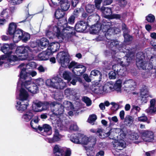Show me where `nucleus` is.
<instances>
[{"mask_svg": "<svg viewBox=\"0 0 156 156\" xmlns=\"http://www.w3.org/2000/svg\"><path fill=\"white\" fill-rule=\"evenodd\" d=\"M75 18L72 15L69 17L68 20V23L73 24L74 23Z\"/></svg>", "mask_w": 156, "mask_h": 156, "instance_id": "59", "label": "nucleus"}, {"mask_svg": "<svg viewBox=\"0 0 156 156\" xmlns=\"http://www.w3.org/2000/svg\"><path fill=\"white\" fill-rule=\"evenodd\" d=\"M88 27H89V25L88 22L85 20H80L76 23L74 28L70 27H66L65 28V29L66 30H73V29H74L77 32H82L85 30Z\"/></svg>", "mask_w": 156, "mask_h": 156, "instance_id": "5", "label": "nucleus"}, {"mask_svg": "<svg viewBox=\"0 0 156 156\" xmlns=\"http://www.w3.org/2000/svg\"><path fill=\"white\" fill-rule=\"evenodd\" d=\"M60 47L59 44L57 42H53L50 43L48 46L47 51L51 55L57 51Z\"/></svg>", "mask_w": 156, "mask_h": 156, "instance_id": "11", "label": "nucleus"}, {"mask_svg": "<svg viewBox=\"0 0 156 156\" xmlns=\"http://www.w3.org/2000/svg\"><path fill=\"white\" fill-rule=\"evenodd\" d=\"M64 108L63 105L62 104L59 103L57 105V107H55V115L59 116H63V112L64 111Z\"/></svg>", "mask_w": 156, "mask_h": 156, "instance_id": "20", "label": "nucleus"}, {"mask_svg": "<svg viewBox=\"0 0 156 156\" xmlns=\"http://www.w3.org/2000/svg\"><path fill=\"white\" fill-rule=\"evenodd\" d=\"M71 73L69 72L64 71L62 74L63 78L65 80H67L68 82L72 80L71 76Z\"/></svg>", "mask_w": 156, "mask_h": 156, "instance_id": "37", "label": "nucleus"}, {"mask_svg": "<svg viewBox=\"0 0 156 156\" xmlns=\"http://www.w3.org/2000/svg\"><path fill=\"white\" fill-rule=\"evenodd\" d=\"M59 119L57 121V126L60 128L62 127L63 126L62 122L63 120L64 119V116H58Z\"/></svg>", "mask_w": 156, "mask_h": 156, "instance_id": "45", "label": "nucleus"}, {"mask_svg": "<svg viewBox=\"0 0 156 156\" xmlns=\"http://www.w3.org/2000/svg\"><path fill=\"white\" fill-rule=\"evenodd\" d=\"M81 9L83 10V8L80 9L77 8L75 9L72 15L73 16H74L75 18H77L79 16L80 12L81 10Z\"/></svg>", "mask_w": 156, "mask_h": 156, "instance_id": "47", "label": "nucleus"}, {"mask_svg": "<svg viewBox=\"0 0 156 156\" xmlns=\"http://www.w3.org/2000/svg\"><path fill=\"white\" fill-rule=\"evenodd\" d=\"M122 27L123 30V34L124 33H128V28L125 23H122Z\"/></svg>", "mask_w": 156, "mask_h": 156, "instance_id": "61", "label": "nucleus"}, {"mask_svg": "<svg viewBox=\"0 0 156 156\" xmlns=\"http://www.w3.org/2000/svg\"><path fill=\"white\" fill-rule=\"evenodd\" d=\"M46 36L49 39L52 38L53 36L55 35L53 33L49 30H46Z\"/></svg>", "mask_w": 156, "mask_h": 156, "instance_id": "52", "label": "nucleus"}, {"mask_svg": "<svg viewBox=\"0 0 156 156\" xmlns=\"http://www.w3.org/2000/svg\"><path fill=\"white\" fill-rule=\"evenodd\" d=\"M39 120L40 119H39L38 117L37 116H36L35 117L34 119H32L31 120L30 122V125L31 127L33 129H35L36 130H37V128L36 127H34L33 126L34 123L33 122H34L36 123H37L38 122Z\"/></svg>", "mask_w": 156, "mask_h": 156, "instance_id": "42", "label": "nucleus"}, {"mask_svg": "<svg viewBox=\"0 0 156 156\" xmlns=\"http://www.w3.org/2000/svg\"><path fill=\"white\" fill-rule=\"evenodd\" d=\"M49 44V41L45 38L43 37L40 40L39 45L42 48L48 46Z\"/></svg>", "mask_w": 156, "mask_h": 156, "instance_id": "32", "label": "nucleus"}, {"mask_svg": "<svg viewBox=\"0 0 156 156\" xmlns=\"http://www.w3.org/2000/svg\"><path fill=\"white\" fill-rule=\"evenodd\" d=\"M92 76H95L98 78V80L100 81L102 79V74L100 71L97 70H94L91 72L90 77H93Z\"/></svg>", "mask_w": 156, "mask_h": 156, "instance_id": "27", "label": "nucleus"}, {"mask_svg": "<svg viewBox=\"0 0 156 156\" xmlns=\"http://www.w3.org/2000/svg\"><path fill=\"white\" fill-rule=\"evenodd\" d=\"M34 116V114L32 112L30 111L27 112L25 114H24L22 118L24 121L28 122L30 121Z\"/></svg>", "mask_w": 156, "mask_h": 156, "instance_id": "31", "label": "nucleus"}, {"mask_svg": "<svg viewBox=\"0 0 156 156\" xmlns=\"http://www.w3.org/2000/svg\"><path fill=\"white\" fill-rule=\"evenodd\" d=\"M57 23L58 25H62V26H64L63 25L66 23V22H67V20L64 17L60 20H58Z\"/></svg>", "mask_w": 156, "mask_h": 156, "instance_id": "56", "label": "nucleus"}, {"mask_svg": "<svg viewBox=\"0 0 156 156\" xmlns=\"http://www.w3.org/2000/svg\"><path fill=\"white\" fill-rule=\"evenodd\" d=\"M16 44L11 43L4 44L1 47V50L5 54V57L9 56L12 53V50L15 49Z\"/></svg>", "mask_w": 156, "mask_h": 156, "instance_id": "7", "label": "nucleus"}, {"mask_svg": "<svg viewBox=\"0 0 156 156\" xmlns=\"http://www.w3.org/2000/svg\"><path fill=\"white\" fill-rule=\"evenodd\" d=\"M144 56L141 55L139 57H136V65L138 68L139 69H146L147 63L146 61L144 60Z\"/></svg>", "mask_w": 156, "mask_h": 156, "instance_id": "9", "label": "nucleus"}, {"mask_svg": "<svg viewBox=\"0 0 156 156\" xmlns=\"http://www.w3.org/2000/svg\"><path fill=\"white\" fill-rule=\"evenodd\" d=\"M59 103L57 102L53 101L52 102L51 101H44V102L42 104H43L44 105L46 106V108H48L50 107L51 108H52L55 107H56L57 105Z\"/></svg>", "mask_w": 156, "mask_h": 156, "instance_id": "34", "label": "nucleus"}, {"mask_svg": "<svg viewBox=\"0 0 156 156\" xmlns=\"http://www.w3.org/2000/svg\"><path fill=\"white\" fill-rule=\"evenodd\" d=\"M139 138V136L137 133L131 134L129 136L130 140H137Z\"/></svg>", "mask_w": 156, "mask_h": 156, "instance_id": "55", "label": "nucleus"}, {"mask_svg": "<svg viewBox=\"0 0 156 156\" xmlns=\"http://www.w3.org/2000/svg\"><path fill=\"white\" fill-rule=\"evenodd\" d=\"M64 94L67 97L71 96H74L75 95L74 91L70 88H67L65 90Z\"/></svg>", "mask_w": 156, "mask_h": 156, "instance_id": "38", "label": "nucleus"}, {"mask_svg": "<svg viewBox=\"0 0 156 156\" xmlns=\"http://www.w3.org/2000/svg\"><path fill=\"white\" fill-rule=\"evenodd\" d=\"M64 108H65L67 110H72L73 108V105L70 101H65L63 103Z\"/></svg>", "mask_w": 156, "mask_h": 156, "instance_id": "35", "label": "nucleus"}, {"mask_svg": "<svg viewBox=\"0 0 156 156\" xmlns=\"http://www.w3.org/2000/svg\"><path fill=\"white\" fill-rule=\"evenodd\" d=\"M127 2L126 0H118V4L121 7H124L126 5Z\"/></svg>", "mask_w": 156, "mask_h": 156, "instance_id": "54", "label": "nucleus"}, {"mask_svg": "<svg viewBox=\"0 0 156 156\" xmlns=\"http://www.w3.org/2000/svg\"><path fill=\"white\" fill-rule=\"evenodd\" d=\"M146 18V20L148 22L153 23L155 20L154 16L151 14H149Z\"/></svg>", "mask_w": 156, "mask_h": 156, "instance_id": "43", "label": "nucleus"}, {"mask_svg": "<svg viewBox=\"0 0 156 156\" xmlns=\"http://www.w3.org/2000/svg\"><path fill=\"white\" fill-rule=\"evenodd\" d=\"M114 30L113 29L108 28L105 34V36L106 38L109 40H111L110 37L114 34Z\"/></svg>", "mask_w": 156, "mask_h": 156, "instance_id": "40", "label": "nucleus"}, {"mask_svg": "<svg viewBox=\"0 0 156 156\" xmlns=\"http://www.w3.org/2000/svg\"><path fill=\"white\" fill-rule=\"evenodd\" d=\"M37 130L41 131L43 130L44 132L46 133V135L49 136L52 133V130L51 127L49 124H44L42 126L39 125L37 127Z\"/></svg>", "mask_w": 156, "mask_h": 156, "instance_id": "12", "label": "nucleus"}, {"mask_svg": "<svg viewBox=\"0 0 156 156\" xmlns=\"http://www.w3.org/2000/svg\"><path fill=\"white\" fill-rule=\"evenodd\" d=\"M17 25L14 22H12L9 23L8 28V30L6 34L11 36L14 34L15 31L17 30Z\"/></svg>", "mask_w": 156, "mask_h": 156, "instance_id": "21", "label": "nucleus"}, {"mask_svg": "<svg viewBox=\"0 0 156 156\" xmlns=\"http://www.w3.org/2000/svg\"><path fill=\"white\" fill-rule=\"evenodd\" d=\"M48 140L50 143H54L55 142L58 141L60 140L59 131L57 129H55L54 134L53 137L52 138H49Z\"/></svg>", "mask_w": 156, "mask_h": 156, "instance_id": "22", "label": "nucleus"}, {"mask_svg": "<svg viewBox=\"0 0 156 156\" xmlns=\"http://www.w3.org/2000/svg\"><path fill=\"white\" fill-rule=\"evenodd\" d=\"M64 12L61 9L56 10L55 13V16L56 19L60 20L64 17L65 14Z\"/></svg>", "mask_w": 156, "mask_h": 156, "instance_id": "30", "label": "nucleus"}, {"mask_svg": "<svg viewBox=\"0 0 156 156\" xmlns=\"http://www.w3.org/2000/svg\"><path fill=\"white\" fill-rule=\"evenodd\" d=\"M100 11L101 12L103 16L105 18L109 19V18L112 14V9L110 7L102 6L101 8Z\"/></svg>", "mask_w": 156, "mask_h": 156, "instance_id": "14", "label": "nucleus"}, {"mask_svg": "<svg viewBox=\"0 0 156 156\" xmlns=\"http://www.w3.org/2000/svg\"><path fill=\"white\" fill-rule=\"evenodd\" d=\"M5 58H8L9 61L10 62H15L19 60V57H18L16 55L11 54L9 56H6Z\"/></svg>", "mask_w": 156, "mask_h": 156, "instance_id": "41", "label": "nucleus"}, {"mask_svg": "<svg viewBox=\"0 0 156 156\" xmlns=\"http://www.w3.org/2000/svg\"><path fill=\"white\" fill-rule=\"evenodd\" d=\"M80 76H77L76 75H72L71 76L72 79V81L71 82V83L73 85H75L76 84V82L78 81L80 83L82 82V80L81 78L79 77Z\"/></svg>", "mask_w": 156, "mask_h": 156, "instance_id": "33", "label": "nucleus"}, {"mask_svg": "<svg viewBox=\"0 0 156 156\" xmlns=\"http://www.w3.org/2000/svg\"><path fill=\"white\" fill-rule=\"evenodd\" d=\"M121 17V15L120 14H112L109 19H116V20H120Z\"/></svg>", "mask_w": 156, "mask_h": 156, "instance_id": "53", "label": "nucleus"}, {"mask_svg": "<svg viewBox=\"0 0 156 156\" xmlns=\"http://www.w3.org/2000/svg\"><path fill=\"white\" fill-rule=\"evenodd\" d=\"M64 151L60 148L58 145H55L53 149V153L55 156H63L64 154Z\"/></svg>", "mask_w": 156, "mask_h": 156, "instance_id": "23", "label": "nucleus"}, {"mask_svg": "<svg viewBox=\"0 0 156 156\" xmlns=\"http://www.w3.org/2000/svg\"><path fill=\"white\" fill-rule=\"evenodd\" d=\"M131 58L129 57H127L126 59V62H127V63L126 64H125L123 63V61H121L120 62V64L121 65L122 67L126 66L129 65V63L130 62V61L128 60V59L130 60Z\"/></svg>", "mask_w": 156, "mask_h": 156, "instance_id": "63", "label": "nucleus"}, {"mask_svg": "<svg viewBox=\"0 0 156 156\" xmlns=\"http://www.w3.org/2000/svg\"><path fill=\"white\" fill-rule=\"evenodd\" d=\"M23 87H21L20 90L19 100L21 101H25L28 102L29 101L28 99L29 94L28 92Z\"/></svg>", "mask_w": 156, "mask_h": 156, "instance_id": "13", "label": "nucleus"}, {"mask_svg": "<svg viewBox=\"0 0 156 156\" xmlns=\"http://www.w3.org/2000/svg\"><path fill=\"white\" fill-rule=\"evenodd\" d=\"M32 52V49L28 46H18L16 50V52L18 55L19 60H20L27 59L28 58L30 53Z\"/></svg>", "mask_w": 156, "mask_h": 156, "instance_id": "4", "label": "nucleus"}, {"mask_svg": "<svg viewBox=\"0 0 156 156\" xmlns=\"http://www.w3.org/2000/svg\"><path fill=\"white\" fill-rule=\"evenodd\" d=\"M23 31L22 30L18 29L15 31L12 35L13 41L14 42L17 43L21 40V37L23 35Z\"/></svg>", "mask_w": 156, "mask_h": 156, "instance_id": "15", "label": "nucleus"}, {"mask_svg": "<svg viewBox=\"0 0 156 156\" xmlns=\"http://www.w3.org/2000/svg\"><path fill=\"white\" fill-rule=\"evenodd\" d=\"M140 91L141 100L144 101L143 98H144V96L148 95L149 94V91L147 87L145 85H143L142 88L140 89Z\"/></svg>", "mask_w": 156, "mask_h": 156, "instance_id": "28", "label": "nucleus"}, {"mask_svg": "<svg viewBox=\"0 0 156 156\" xmlns=\"http://www.w3.org/2000/svg\"><path fill=\"white\" fill-rule=\"evenodd\" d=\"M44 83V80L41 78L37 79L35 81V84H36L38 87L43 85Z\"/></svg>", "mask_w": 156, "mask_h": 156, "instance_id": "50", "label": "nucleus"}, {"mask_svg": "<svg viewBox=\"0 0 156 156\" xmlns=\"http://www.w3.org/2000/svg\"><path fill=\"white\" fill-rule=\"evenodd\" d=\"M21 40L23 42L26 43L30 38V34L27 33L23 31V35L21 37Z\"/></svg>", "mask_w": 156, "mask_h": 156, "instance_id": "36", "label": "nucleus"}, {"mask_svg": "<svg viewBox=\"0 0 156 156\" xmlns=\"http://www.w3.org/2000/svg\"><path fill=\"white\" fill-rule=\"evenodd\" d=\"M102 1L103 0H94L95 5L98 10H100V5Z\"/></svg>", "mask_w": 156, "mask_h": 156, "instance_id": "51", "label": "nucleus"}, {"mask_svg": "<svg viewBox=\"0 0 156 156\" xmlns=\"http://www.w3.org/2000/svg\"><path fill=\"white\" fill-rule=\"evenodd\" d=\"M26 69L23 67L21 69L20 74V78L22 82L21 87L26 88L28 91L33 94H35L38 91V87L36 84L31 81V78L26 71Z\"/></svg>", "mask_w": 156, "mask_h": 156, "instance_id": "2", "label": "nucleus"}, {"mask_svg": "<svg viewBox=\"0 0 156 156\" xmlns=\"http://www.w3.org/2000/svg\"><path fill=\"white\" fill-rule=\"evenodd\" d=\"M141 134L144 140L146 142H151L154 140V133L152 131L144 130Z\"/></svg>", "mask_w": 156, "mask_h": 156, "instance_id": "8", "label": "nucleus"}, {"mask_svg": "<svg viewBox=\"0 0 156 156\" xmlns=\"http://www.w3.org/2000/svg\"><path fill=\"white\" fill-rule=\"evenodd\" d=\"M47 50L43 51L38 55V58L40 61H45L48 60L49 56L51 55Z\"/></svg>", "mask_w": 156, "mask_h": 156, "instance_id": "24", "label": "nucleus"}, {"mask_svg": "<svg viewBox=\"0 0 156 156\" xmlns=\"http://www.w3.org/2000/svg\"><path fill=\"white\" fill-rule=\"evenodd\" d=\"M83 135L80 139V143L81 144L84 145H87L88 143H91L90 145H92V147H94L97 141V139L96 138L91 137L88 138L85 136H83Z\"/></svg>", "mask_w": 156, "mask_h": 156, "instance_id": "10", "label": "nucleus"}, {"mask_svg": "<svg viewBox=\"0 0 156 156\" xmlns=\"http://www.w3.org/2000/svg\"><path fill=\"white\" fill-rule=\"evenodd\" d=\"M86 9L87 12L90 14L95 11V8L94 5L88 4L86 6Z\"/></svg>", "mask_w": 156, "mask_h": 156, "instance_id": "39", "label": "nucleus"}, {"mask_svg": "<svg viewBox=\"0 0 156 156\" xmlns=\"http://www.w3.org/2000/svg\"><path fill=\"white\" fill-rule=\"evenodd\" d=\"M69 56L66 51L60 52L57 55L56 58L61 66L64 68L72 69V72L75 75L81 76L86 70V67L83 65L79 64L74 61L70 63Z\"/></svg>", "mask_w": 156, "mask_h": 156, "instance_id": "1", "label": "nucleus"}, {"mask_svg": "<svg viewBox=\"0 0 156 156\" xmlns=\"http://www.w3.org/2000/svg\"><path fill=\"white\" fill-rule=\"evenodd\" d=\"M83 136V134L80 133H74L71 135L70 140L75 144H79L80 143V139Z\"/></svg>", "mask_w": 156, "mask_h": 156, "instance_id": "18", "label": "nucleus"}, {"mask_svg": "<svg viewBox=\"0 0 156 156\" xmlns=\"http://www.w3.org/2000/svg\"><path fill=\"white\" fill-rule=\"evenodd\" d=\"M79 2V0H71V6L74 8L76 7Z\"/></svg>", "mask_w": 156, "mask_h": 156, "instance_id": "62", "label": "nucleus"}, {"mask_svg": "<svg viewBox=\"0 0 156 156\" xmlns=\"http://www.w3.org/2000/svg\"><path fill=\"white\" fill-rule=\"evenodd\" d=\"M47 86L53 88L59 89H63L66 85V83L64 82L62 79L56 76L51 79H47L45 82Z\"/></svg>", "mask_w": 156, "mask_h": 156, "instance_id": "3", "label": "nucleus"}, {"mask_svg": "<svg viewBox=\"0 0 156 156\" xmlns=\"http://www.w3.org/2000/svg\"><path fill=\"white\" fill-rule=\"evenodd\" d=\"M115 68H118V70L117 71V74L118 76H124L126 75V70L123 68L122 67H121L120 66H119L118 64L114 65Z\"/></svg>", "mask_w": 156, "mask_h": 156, "instance_id": "29", "label": "nucleus"}, {"mask_svg": "<svg viewBox=\"0 0 156 156\" xmlns=\"http://www.w3.org/2000/svg\"><path fill=\"white\" fill-rule=\"evenodd\" d=\"M59 4L61 7V9L66 11H67L69 8L70 3L68 0H61Z\"/></svg>", "mask_w": 156, "mask_h": 156, "instance_id": "17", "label": "nucleus"}, {"mask_svg": "<svg viewBox=\"0 0 156 156\" xmlns=\"http://www.w3.org/2000/svg\"><path fill=\"white\" fill-rule=\"evenodd\" d=\"M125 121L126 122H131L133 121V117L129 115H128L126 116L125 119Z\"/></svg>", "mask_w": 156, "mask_h": 156, "instance_id": "60", "label": "nucleus"}, {"mask_svg": "<svg viewBox=\"0 0 156 156\" xmlns=\"http://www.w3.org/2000/svg\"><path fill=\"white\" fill-rule=\"evenodd\" d=\"M54 97L55 99L58 100H61L62 98V96L60 93H55V94Z\"/></svg>", "mask_w": 156, "mask_h": 156, "instance_id": "64", "label": "nucleus"}, {"mask_svg": "<svg viewBox=\"0 0 156 156\" xmlns=\"http://www.w3.org/2000/svg\"><path fill=\"white\" fill-rule=\"evenodd\" d=\"M69 129L71 130L77 131L78 130L79 128L76 124H73L70 125Z\"/></svg>", "mask_w": 156, "mask_h": 156, "instance_id": "58", "label": "nucleus"}, {"mask_svg": "<svg viewBox=\"0 0 156 156\" xmlns=\"http://www.w3.org/2000/svg\"><path fill=\"white\" fill-rule=\"evenodd\" d=\"M82 100L86 104L87 106H89L91 105V101L89 98L84 96Z\"/></svg>", "mask_w": 156, "mask_h": 156, "instance_id": "44", "label": "nucleus"}, {"mask_svg": "<svg viewBox=\"0 0 156 156\" xmlns=\"http://www.w3.org/2000/svg\"><path fill=\"white\" fill-rule=\"evenodd\" d=\"M17 104L18 105H16V108L20 112H23L25 110L27 107L29 105L28 103L26 102L25 103L24 102L18 101L17 102Z\"/></svg>", "mask_w": 156, "mask_h": 156, "instance_id": "19", "label": "nucleus"}, {"mask_svg": "<svg viewBox=\"0 0 156 156\" xmlns=\"http://www.w3.org/2000/svg\"><path fill=\"white\" fill-rule=\"evenodd\" d=\"M153 71H146L142 73V77L144 78H147L151 76Z\"/></svg>", "mask_w": 156, "mask_h": 156, "instance_id": "48", "label": "nucleus"}, {"mask_svg": "<svg viewBox=\"0 0 156 156\" xmlns=\"http://www.w3.org/2000/svg\"><path fill=\"white\" fill-rule=\"evenodd\" d=\"M52 32L54 34H56L57 37L60 36L61 35V31L62 30L64 29V27L62 26V25H57L53 27L52 28Z\"/></svg>", "mask_w": 156, "mask_h": 156, "instance_id": "16", "label": "nucleus"}, {"mask_svg": "<svg viewBox=\"0 0 156 156\" xmlns=\"http://www.w3.org/2000/svg\"><path fill=\"white\" fill-rule=\"evenodd\" d=\"M102 25L98 21L96 24L92 25L91 27V33L95 34L99 32L101 29Z\"/></svg>", "mask_w": 156, "mask_h": 156, "instance_id": "25", "label": "nucleus"}, {"mask_svg": "<svg viewBox=\"0 0 156 156\" xmlns=\"http://www.w3.org/2000/svg\"><path fill=\"white\" fill-rule=\"evenodd\" d=\"M109 48L110 49L109 52L112 57L115 56L117 53L120 51L121 48L119 44V41L114 40H110Z\"/></svg>", "mask_w": 156, "mask_h": 156, "instance_id": "6", "label": "nucleus"}, {"mask_svg": "<svg viewBox=\"0 0 156 156\" xmlns=\"http://www.w3.org/2000/svg\"><path fill=\"white\" fill-rule=\"evenodd\" d=\"M97 119L96 115L95 114H92L90 115L88 119V122L90 123H93Z\"/></svg>", "mask_w": 156, "mask_h": 156, "instance_id": "49", "label": "nucleus"}, {"mask_svg": "<svg viewBox=\"0 0 156 156\" xmlns=\"http://www.w3.org/2000/svg\"><path fill=\"white\" fill-rule=\"evenodd\" d=\"M117 68H115L114 65L112 66L113 71H110L108 73V78L110 79H115L116 78L117 76H118L117 74V71L118 70V69Z\"/></svg>", "mask_w": 156, "mask_h": 156, "instance_id": "26", "label": "nucleus"}, {"mask_svg": "<svg viewBox=\"0 0 156 156\" xmlns=\"http://www.w3.org/2000/svg\"><path fill=\"white\" fill-rule=\"evenodd\" d=\"M148 119V118L146 116L144 115L138 118V120L139 121L145 122Z\"/></svg>", "mask_w": 156, "mask_h": 156, "instance_id": "57", "label": "nucleus"}, {"mask_svg": "<svg viewBox=\"0 0 156 156\" xmlns=\"http://www.w3.org/2000/svg\"><path fill=\"white\" fill-rule=\"evenodd\" d=\"M124 38V41L126 42L131 41H132V36L130 35L128 33H124L123 34Z\"/></svg>", "mask_w": 156, "mask_h": 156, "instance_id": "46", "label": "nucleus"}]
</instances>
